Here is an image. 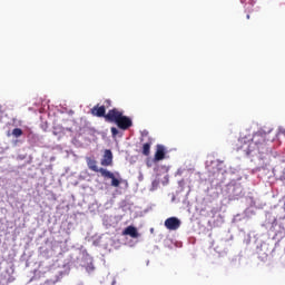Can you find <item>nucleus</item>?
<instances>
[{
  "mask_svg": "<svg viewBox=\"0 0 285 285\" xmlns=\"http://www.w3.org/2000/svg\"><path fill=\"white\" fill-rule=\"evenodd\" d=\"M181 226V220L177 217H169L165 220V227L167 230H178V228Z\"/></svg>",
  "mask_w": 285,
  "mask_h": 285,
  "instance_id": "4",
  "label": "nucleus"
},
{
  "mask_svg": "<svg viewBox=\"0 0 285 285\" xmlns=\"http://www.w3.org/2000/svg\"><path fill=\"white\" fill-rule=\"evenodd\" d=\"M246 19H250V14H247V16H246Z\"/></svg>",
  "mask_w": 285,
  "mask_h": 285,
  "instance_id": "14",
  "label": "nucleus"
},
{
  "mask_svg": "<svg viewBox=\"0 0 285 285\" xmlns=\"http://www.w3.org/2000/svg\"><path fill=\"white\" fill-rule=\"evenodd\" d=\"M122 235H128L129 237H131L132 239H138L139 237V232L137 230V227L130 225L128 227H126L124 230H122Z\"/></svg>",
  "mask_w": 285,
  "mask_h": 285,
  "instance_id": "8",
  "label": "nucleus"
},
{
  "mask_svg": "<svg viewBox=\"0 0 285 285\" xmlns=\"http://www.w3.org/2000/svg\"><path fill=\"white\" fill-rule=\"evenodd\" d=\"M151 146H153V138H149L147 142L142 144L141 154L145 157H150Z\"/></svg>",
  "mask_w": 285,
  "mask_h": 285,
  "instance_id": "9",
  "label": "nucleus"
},
{
  "mask_svg": "<svg viewBox=\"0 0 285 285\" xmlns=\"http://www.w3.org/2000/svg\"><path fill=\"white\" fill-rule=\"evenodd\" d=\"M147 166H148V168H150V163L149 161H147Z\"/></svg>",
  "mask_w": 285,
  "mask_h": 285,
  "instance_id": "15",
  "label": "nucleus"
},
{
  "mask_svg": "<svg viewBox=\"0 0 285 285\" xmlns=\"http://www.w3.org/2000/svg\"><path fill=\"white\" fill-rule=\"evenodd\" d=\"M163 159H166V147L164 145H157L154 161H163Z\"/></svg>",
  "mask_w": 285,
  "mask_h": 285,
  "instance_id": "5",
  "label": "nucleus"
},
{
  "mask_svg": "<svg viewBox=\"0 0 285 285\" xmlns=\"http://www.w3.org/2000/svg\"><path fill=\"white\" fill-rule=\"evenodd\" d=\"M27 137L29 141H37V135H35L32 131L29 132Z\"/></svg>",
  "mask_w": 285,
  "mask_h": 285,
  "instance_id": "11",
  "label": "nucleus"
},
{
  "mask_svg": "<svg viewBox=\"0 0 285 285\" xmlns=\"http://www.w3.org/2000/svg\"><path fill=\"white\" fill-rule=\"evenodd\" d=\"M266 138L262 134H256L253 136L250 140H247L246 138L238 139V142L236 144L237 150H243L246 155H250L253 150H255V146H259V144H265Z\"/></svg>",
  "mask_w": 285,
  "mask_h": 285,
  "instance_id": "2",
  "label": "nucleus"
},
{
  "mask_svg": "<svg viewBox=\"0 0 285 285\" xmlns=\"http://www.w3.org/2000/svg\"><path fill=\"white\" fill-rule=\"evenodd\" d=\"M12 135H13V137L19 138V137H21V135H23V130L21 128H14L12 130Z\"/></svg>",
  "mask_w": 285,
  "mask_h": 285,
  "instance_id": "10",
  "label": "nucleus"
},
{
  "mask_svg": "<svg viewBox=\"0 0 285 285\" xmlns=\"http://www.w3.org/2000/svg\"><path fill=\"white\" fill-rule=\"evenodd\" d=\"M111 135L112 137H117V135H119V129H117L116 127H111Z\"/></svg>",
  "mask_w": 285,
  "mask_h": 285,
  "instance_id": "13",
  "label": "nucleus"
},
{
  "mask_svg": "<svg viewBox=\"0 0 285 285\" xmlns=\"http://www.w3.org/2000/svg\"><path fill=\"white\" fill-rule=\"evenodd\" d=\"M91 115L94 117H104L106 121V117H108V114H106V106L96 105L91 108Z\"/></svg>",
  "mask_w": 285,
  "mask_h": 285,
  "instance_id": "6",
  "label": "nucleus"
},
{
  "mask_svg": "<svg viewBox=\"0 0 285 285\" xmlns=\"http://www.w3.org/2000/svg\"><path fill=\"white\" fill-rule=\"evenodd\" d=\"M101 166H112V150L106 149L100 161Z\"/></svg>",
  "mask_w": 285,
  "mask_h": 285,
  "instance_id": "7",
  "label": "nucleus"
},
{
  "mask_svg": "<svg viewBox=\"0 0 285 285\" xmlns=\"http://www.w3.org/2000/svg\"><path fill=\"white\" fill-rule=\"evenodd\" d=\"M86 161H87V166H88L89 170H92L94 173H100L101 177L111 179V186H114V188H119L121 180L117 179L115 177V174H112L111 171H109L106 168H99L97 166V160H95L91 157H87Z\"/></svg>",
  "mask_w": 285,
  "mask_h": 285,
  "instance_id": "3",
  "label": "nucleus"
},
{
  "mask_svg": "<svg viewBox=\"0 0 285 285\" xmlns=\"http://www.w3.org/2000/svg\"><path fill=\"white\" fill-rule=\"evenodd\" d=\"M277 137H278V139H282V137H285V129L284 128L278 129Z\"/></svg>",
  "mask_w": 285,
  "mask_h": 285,
  "instance_id": "12",
  "label": "nucleus"
},
{
  "mask_svg": "<svg viewBox=\"0 0 285 285\" xmlns=\"http://www.w3.org/2000/svg\"><path fill=\"white\" fill-rule=\"evenodd\" d=\"M106 121H108V124H116L120 130H128L129 128H132V119L125 116L124 111H120L117 108L110 109L107 112Z\"/></svg>",
  "mask_w": 285,
  "mask_h": 285,
  "instance_id": "1",
  "label": "nucleus"
},
{
  "mask_svg": "<svg viewBox=\"0 0 285 285\" xmlns=\"http://www.w3.org/2000/svg\"><path fill=\"white\" fill-rule=\"evenodd\" d=\"M107 104H110V100H107Z\"/></svg>",
  "mask_w": 285,
  "mask_h": 285,
  "instance_id": "16",
  "label": "nucleus"
}]
</instances>
